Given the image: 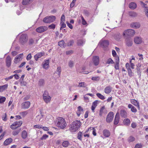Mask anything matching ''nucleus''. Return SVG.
<instances>
[{
	"mask_svg": "<svg viewBox=\"0 0 148 148\" xmlns=\"http://www.w3.org/2000/svg\"><path fill=\"white\" fill-rule=\"evenodd\" d=\"M119 113L117 112L115 116L114 124V125H116L118 124L119 122Z\"/></svg>",
	"mask_w": 148,
	"mask_h": 148,
	"instance_id": "17",
	"label": "nucleus"
},
{
	"mask_svg": "<svg viewBox=\"0 0 148 148\" xmlns=\"http://www.w3.org/2000/svg\"><path fill=\"white\" fill-rule=\"evenodd\" d=\"M82 132H79L78 133L77 138L78 139L80 140H82Z\"/></svg>",
	"mask_w": 148,
	"mask_h": 148,
	"instance_id": "54",
	"label": "nucleus"
},
{
	"mask_svg": "<svg viewBox=\"0 0 148 148\" xmlns=\"http://www.w3.org/2000/svg\"><path fill=\"white\" fill-rule=\"evenodd\" d=\"M65 20V17L64 15V14H62V16L61 18V19H60L61 22H64Z\"/></svg>",
	"mask_w": 148,
	"mask_h": 148,
	"instance_id": "59",
	"label": "nucleus"
},
{
	"mask_svg": "<svg viewBox=\"0 0 148 148\" xmlns=\"http://www.w3.org/2000/svg\"><path fill=\"white\" fill-rule=\"evenodd\" d=\"M8 87V84H5L3 85L0 86V92L3 91L6 89Z\"/></svg>",
	"mask_w": 148,
	"mask_h": 148,
	"instance_id": "34",
	"label": "nucleus"
},
{
	"mask_svg": "<svg viewBox=\"0 0 148 148\" xmlns=\"http://www.w3.org/2000/svg\"><path fill=\"white\" fill-rule=\"evenodd\" d=\"M114 117V113L112 112H110L108 114L106 118V121L110 123L113 120Z\"/></svg>",
	"mask_w": 148,
	"mask_h": 148,
	"instance_id": "6",
	"label": "nucleus"
},
{
	"mask_svg": "<svg viewBox=\"0 0 148 148\" xmlns=\"http://www.w3.org/2000/svg\"><path fill=\"white\" fill-rule=\"evenodd\" d=\"M107 63L108 64H112L114 63V61L111 58H109L107 61Z\"/></svg>",
	"mask_w": 148,
	"mask_h": 148,
	"instance_id": "52",
	"label": "nucleus"
},
{
	"mask_svg": "<svg viewBox=\"0 0 148 148\" xmlns=\"http://www.w3.org/2000/svg\"><path fill=\"white\" fill-rule=\"evenodd\" d=\"M99 63V58L98 56H93V64L95 66L98 65Z\"/></svg>",
	"mask_w": 148,
	"mask_h": 148,
	"instance_id": "15",
	"label": "nucleus"
},
{
	"mask_svg": "<svg viewBox=\"0 0 148 148\" xmlns=\"http://www.w3.org/2000/svg\"><path fill=\"white\" fill-rule=\"evenodd\" d=\"M130 121L128 119H125L123 121V124L126 126H128L130 125Z\"/></svg>",
	"mask_w": 148,
	"mask_h": 148,
	"instance_id": "31",
	"label": "nucleus"
},
{
	"mask_svg": "<svg viewBox=\"0 0 148 148\" xmlns=\"http://www.w3.org/2000/svg\"><path fill=\"white\" fill-rule=\"evenodd\" d=\"M33 1V0H23L22 4L23 5H27L30 4Z\"/></svg>",
	"mask_w": 148,
	"mask_h": 148,
	"instance_id": "23",
	"label": "nucleus"
},
{
	"mask_svg": "<svg viewBox=\"0 0 148 148\" xmlns=\"http://www.w3.org/2000/svg\"><path fill=\"white\" fill-rule=\"evenodd\" d=\"M23 54L21 53L17 55L15 58L14 60V62L15 64L17 63L19 61H21L23 57Z\"/></svg>",
	"mask_w": 148,
	"mask_h": 148,
	"instance_id": "9",
	"label": "nucleus"
},
{
	"mask_svg": "<svg viewBox=\"0 0 148 148\" xmlns=\"http://www.w3.org/2000/svg\"><path fill=\"white\" fill-rule=\"evenodd\" d=\"M74 65V63L73 61L70 60L69 61L68 63V65L69 66L70 68H72L73 67Z\"/></svg>",
	"mask_w": 148,
	"mask_h": 148,
	"instance_id": "43",
	"label": "nucleus"
},
{
	"mask_svg": "<svg viewBox=\"0 0 148 148\" xmlns=\"http://www.w3.org/2000/svg\"><path fill=\"white\" fill-rule=\"evenodd\" d=\"M81 18L82 20V23L83 25H85L87 24L86 22L84 19V17L82 15L81 16Z\"/></svg>",
	"mask_w": 148,
	"mask_h": 148,
	"instance_id": "49",
	"label": "nucleus"
},
{
	"mask_svg": "<svg viewBox=\"0 0 148 148\" xmlns=\"http://www.w3.org/2000/svg\"><path fill=\"white\" fill-rule=\"evenodd\" d=\"M100 43L101 45L102 46L104 49V48L107 47L109 44V41L107 40H103L102 39L100 42Z\"/></svg>",
	"mask_w": 148,
	"mask_h": 148,
	"instance_id": "8",
	"label": "nucleus"
},
{
	"mask_svg": "<svg viewBox=\"0 0 148 148\" xmlns=\"http://www.w3.org/2000/svg\"><path fill=\"white\" fill-rule=\"evenodd\" d=\"M129 7L131 9L134 10L136 7V5L134 2H131L129 5Z\"/></svg>",
	"mask_w": 148,
	"mask_h": 148,
	"instance_id": "29",
	"label": "nucleus"
},
{
	"mask_svg": "<svg viewBox=\"0 0 148 148\" xmlns=\"http://www.w3.org/2000/svg\"><path fill=\"white\" fill-rule=\"evenodd\" d=\"M64 40H62L59 41L58 43V45L62 47H65L66 46V45L64 44Z\"/></svg>",
	"mask_w": 148,
	"mask_h": 148,
	"instance_id": "36",
	"label": "nucleus"
},
{
	"mask_svg": "<svg viewBox=\"0 0 148 148\" xmlns=\"http://www.w3.org/2000/svg\"><path fill=\"white\" fill-rule=\"evenodd\" d=\"M130 102L132 104L136 106L137 107L138 109L140 108V107L139 105V102L135 99H131L130 100Z\"/></svg>",
	"mask_w": 148,
	"mask_h": 148,
	"instance_id": "20",
	"label": "nucleus"
},
{
	"mask_svg": "<svg viewBox=\"0 0 148 148\" xmlns=\"http://www.w3.org/2000/svg\"><path fill=\"white\" fill-rule=\"evenodd\" d=\"M125 44L128 47L132 46L133 44L132 39L130 38H128L125 39Z\"/></svg>",
	"mask_w": 148,
	"mask_h": 148,
	"instance_id": "11",
	"label": "nucleus"
},
{
	"mask_svg": "<svg viewBox=\"0 0 148 148\" xmlns=\"http://www.w3.org/2000/svg\"><path fill=\"white\" fill-rule=\"evenodd\" d=\"M66 24L68 25V26L71 29H72L73 27L72 25L70 23H69V22H66Z\"/></svg>",
	"mask_w": 148,
	"mask_h": 148,
	"instance_id": "63",
	"label": "nucleus"
},
{
	"mask_svg": "<svg viewBox=\"0 0 148 148\" xmlns=\"http://www.w3.org/2000/svg\"><path fill=\"white\" fill-rule=\"evenodd\" d=\"M2 120L4 121H6L7 120V114L6 113L3 114L2 116Z\"/></svg>",
	"mask_w": 148,
	"mask_h": 148,
	"instance_id": "47",
	"label": "nucleus"
},
{
	"mask_svg": "<svg viewBox=\"0 0 148 148\" xmlns=\"http://www.w3.org/2000/svg\"><path fill=\"white\" fill-rule=\"evenodd\" d=\"M126 32H127V35L130 36H133L135 34V32L133 29H127L126 30Z\"/></svg>",
	"mask_w": 148,
	"mask_h": 148,
	"instance_id": "19",
	"label": "nucleus"
},
{
	"mask_svg": "<svg viewBox=\"0 0 148 148\" xmlns=\"http://www.w3.org/2000/svg\"><path fill=\"white\" fill-rule=\"evenodd\" d=\"M56 18L55 16H51L45 17L43 19V22L45 23H49L54 21Z\"/></svg>",
	"mask_w": 148,
	"mask_h": 148,
	"instance_id": "3",
	"label": "nucleus"
},
{
	"mask_svg": "<svg viewBox=\"0 0 148 148\" xmlns=\"http://www.w3.org/2000/svg\"><path fill=\"white\" fill-rule=\"evenodd\" d=\"M61 71V67L60 66L58 67H57V73L59 77L60 76Z\"/></svg>",
	"mask_w": 148,
	"mask_h": 148,
	"instance_id": "41",
	"label": "nucleus"
},
{
	"mask_svg": "<svg viewBox=\"0 0 148 148\" xmlns=\"http://www.w3.org/2000/svg\"><path fill=\"white\" fill-rule=\"evenodd\" d=\"M45 55V53L43 52L38 53L34 56V58L36 61H37L39 58H41Z\"/></svg>",
	"mask_w": 148,
	"mask_h": 148,
	"instance_id": "13",
	"label": "nucleus"
},
{
	"mask_svg": "<svg viewBox=\"0 0 148 148\" xmlns=\"http://www.w3.org/2000/svg\"><path fill=\"white\" fill-rule=\"evenodd\" d=\"M135 138L132 136H130L128 139V141L129 142H133Z\"/></svg>",
	"mask_w": 148,
	"mask_h": 148,
	"instance_id": "44",
	"label": "nucleus"
},
{
	"mask_svg": "<svg viewBox=\"0 0 148 148\" xmlns=\"http://www.w3.org/2000/svg\"><path fill=\"white\" fill-rule=\"evenodd\" d=\"M81 123L79 121L76 120L74 121L70 126V131L72 133L76 131L80 127Z\"/></svg>",
	"mask_w": 148,
	"mask_h": 148,
	"instance_id": "1",
	"label": "nucleus"
},
{
	"mask_svg": "<svg viewBox=\"0 0 148 148\" xmlns=\"http://www.w3.org/2000/svg\"><path fill=\"white\" fill-rule=\"evenodd\" d=\"M127 71L128 75L130 77H132L133 75L134 74L132 72L131 69H128Z\"/></svg>",
	"mask_w": 148,
	"mask_h": 148,
	"instance_id": "50",
	"label": "nucleus"
},
{
	"mask_svg": "<svg viewBox=\"0 0 148 148\" xmlns=\"http://www.w3.org/2000/svg\"><path fill=\"white\" fill-rule=\"evenodd\" d=\"M44 101L47 103H49L51 100V98L50 96L43 97Z\"/></svg>",
	"mask_w": 148,
	"mask_h": 148,
	"instance_id": "30",
	"label": "nucleus"
},
{
	"mask_svg": "<svg viewBox=\"0 0 148 148\" xmlns=\"http://www.w3.org/2000/svg\"><path fill=\"white\" fill-rule=\"evenodd\" d=\"M69 142L67 141H64L62 144V146L64 147H67L69 145Z\"/></svg>",
	"mask_w": 148,
	"mask_h": 148,
	"instance_id": "39",
	"label": "nucleus"
},
{
	"mask_svg": "<svg viewBox=\"0 0 148 148\" xmlns=\"http://www.w3.org/2000/svg\"><path fill=\"white\" fill-rule=\"evenodd\" d=\"M115 63H119V58L118 56H116L115 57Z\"/></svg>",
	"mask_w": 148,
	"mask_h": 148,
	"instance_id": "61",
	"label": "nucleus"
},
{
	"mask_svg": "<svg viewBox=\"0 0 148 148\" xmlns=\"http://www.w3.org/2000/svg\"><path fill=\"white\" fill-rule=\"evenodd\" d=\"M30 103L29 101H25L22 104L21 108L24 109H27L30 107Z\"/></svg>",
	"mask_w": 148,
	"mask_h": 148,
	"instance_id": "10",
	"label": "nucleus"
},
{
	"mask_svg": "<svg viewBox=\"0 0 148 148\" xmlns=\"http://www.w3.org/2000/svg\"><path fill=\"white\" fill-rule=\"evenodd\" d=\"M60 25L61 26L60 28V30H61L62 28H65L66 27V25L64 23V22H60Z\"/></svg>",
	"mask_w": 148,
	"mask_h": 148,
	"instance_id": "45",
	"label": "nucleus"
},
{
	"mask_svg": "<svg viewBox=\"0 0 148 148\" xmlns=\"http://www.w3.org/2000/svg\"><path fill=\"white\" fill-rule=\"evenodd\" d=\"M27 40L28 37L26 34H22L19 38V42L22 45L26 43L27 41Z\"/></svg>",
	"mask_w": 148,
	"mask_h": 148,
	"instance_id": "4",
	"label": "nucleus"
},
{
	"mask_svg": "<svg viewBox=\"0 0 148 148\" xmlns=\"http://www.w3.org/2000/svg\"><path fill=\"white\" fill-rule=\"evenodd\" d=\"M48 136L46 134H44L42 137L40 138V139L42 140L46 139L47 138H48Z\"/></svg>",
	"mask_w": 148,
	"mask_h": 148,
	"instance_id": "56",
	"label": "nucleus"
},
{
	"mask_svg": "<svg viewBox=\"0 0 148 148\" xmlns=\"http://www.w3.org/2000/svg\"><path fill=\"white\" fill-rule=\"evenodd\" d=\"M20 84L22 86H26V83L23 80H20Z\"/></svg>",
	"mask_w": 148,
	"mask_h": 148,
	"instance_id": "55",
	"label": "nucleus"
},
{
	"mask_svg": "<svg viewBox=\"0 0 148 148\" xmlns=\"http://www.w3.org/2000/svg\"><path fill=\"white\" fill-rule=\"evenodd\" d=\"M86 86V84L84 82L79 83L78 86L79 87H85Z\"/></svg>",
	"mask_w": 148,
	"mask_h": 148,
	"instance_id": "48",
	"label": "nucleus"
},
{
	"mask_svg": "<svg viewBox=\"0 0 148 148\" xmlns=\"http://www.w3.org/2000/svg\"><path fill=\"white\" fill-rule=\"evenodd\" d=\"M142 40L140 37H136L134 38V42L136 44H140L142 42Z\"/></svg>",
	"mask_w": 148,
	"mask_h": 148,
	"instance_id": "22",
	"label": "nucleus"
},
{
	"mask_svg": "<svg viewBox=\"0 0 148 148\" xmlns=\"http://www.w3.org/2000/svg\"><path fill=\"white\" fill-rule=\"evenodd\" d=\"M31 53H29L27 56L26 59L27 60H29L31 59Z\"/></svg>",
	"mask_w": 148,
	"mask_h": 148,
	"instance_id": "62",
	"label": "nucleus"
},
{
	"mask_svg": "<svg viewBox=\"0 0 148 148\" xmlns=\"http://www.w3.org/2000/svg\"><path fill=\"white\" fill-rule=\"evenodd\" d=\"M57 120V126L62 129L65 128L67 125V124L64 119L62 117H59Z\"/></svg>",
	"mask_w": 148,
	"mask_h": 148,
	"instance_id": "2",
	"label": "nucleus"
},
{
	"mask_svg": "<svg viewBox=\"0 0 148 148\" xmlns=\"http://www.w3.org/2000/svg\"><path fill=\"white\" fill-rule=\"evenodd\" d=\"M130 26L133 28H138L140 27V25L139 23L135 22L132 23Z\"/></svg>",
	"mask_w": 148,
	"mask_h": 148,
	"instance_id": "18",
	"label": "nucleus"
},
{
	"mask_svg": "<svg viewBox=\"0 0 148 148\" xmlns=\"http://www.w3.org/2000/svg\"><path fill=\"white\" fill-rule=\"evenodd\" d=\"M114 37L116 40L119 41L121 38L122 36L120 33H118L114 35Z\"/></svg>",
	"mask_w": 148,
	"mask_h": 148,
	"instance_id": "26",
	"label": "nucleus"
},
{
	"mask_svg": "<svg viewBox=\"0 0 148 148\" xmlns=\"http://www.w3.org/2000/svg\"><path fill=\"white\" fill-rule=\"evenodd\" d=\"M74 43L73 40H70L68 43L67 46L68 47H70L72 46Z\"/></svg>",
	"mask_w": 148,
	"mask_h": 148,
	"instance_id": "46",
	"label": "nucleus"
},
{
	"mask_svg": "<svg viewBox=\"0 0 148 148\" xmlns=\"http://www.w3.org/2000/svg\"><path fill=\"white\" fill-rule=\"evenodd\" d=\"M128 108L131 109V111L135 113L137 111L136 109L131 104H129L128 106Z\"/></svg>",
	"mask_w": 148,
	"mask_h": 148,
	"instance_id": "21",
	"label": "nucleus"
},
{
	"mask_svg": "<svg viewBox=\"0 0 148 148\" xmlns=\"http://www.w3.org/2000/svg\"><path fill=\"white\" fill-rule=\"evenodd\" d=\"M85 41L82 39H79L77 40V44L78 45L82 46L85 43Z\"/></svg>",
	"mask_w": 148,
	"mask_h": 148,
	"instance_id": "33",
	"label": "nucleus"
},
{
	"mask_svg": "<svg viewBox=\"0 0 148 148\" xmlns=\"http://www.w3.org/2000/svg\"><path fill=\"white\" fill-rule=\"evenodd\" d=\"M119 63H115L114 68L116 70L119 69Z\"/></svg>",
	"mask_w": 148,
	"mask_h": 148,
	"instance_id": "60",
	"label": "nucleus"
},
{
	"mask_svg": "<svg viewBox=\"0 0 148 148\" xmlns=\"http://www.w3.org/2000/svg\"><path fill=\"white\" fill-rule=\"evenodd\" d=\"M110 131L107 130H104L103 131V134L106 137H109L110 135Z\"/></svg>",
	"mask_w": 148,
	"mask_h": 148,
	"instance_id": "24",
	"label": "nucleus"
},
{
	"mask_svg": "<svg viewBox=\"0 0 148 148\" xmlns=\"http://www.w3.org/2000/svg\"><path fill=\"white\" fill-rule=\"evenodd\" d=\"M97 96L100 99H101L103 100L105 99V97L100 93H97L96 94Z\"/></svg>",
	"mask_w": 148,
	"mask_h": 148,
	"instance_id": "42",
	"label": "nucleus"
},
{
	"mask_svg": "<svg viewBox=\"0 0 148 148\" xmlns=\"http://www.w3.org/2000/svg\"><path fill=\"white\" fill-rule=\"evenodd\" d=\"M21 129H18L16 130H14L12 132V134L14 136L17 135L20 132Z\"/></svg>",
	"mask_w": 148,
	"mask_h": 148,
	"instance_id": "37",
	"label": "nucleus"
},
{
	"mask_svg": "<svg viewBox=\"0 0 148 148\" xmlns=\"http://www.w3.org/2000/svg\"><path fill=\"white\" fill-rule=\"evenodd\" d=\"M120 115L123 117L126 118L127 117V114L125 110H121L120 112Z\"/></svg>",
	"mask_w": 148,
	"mask_h": 148,
	"instance_id": "27",
	"label": "nucleus"
},
{
	"mask_svg": "<svg viewBox=\"0 0 148 148\" xmlns=\"http://www.w3.org/2000/svg\"><path fill=\"white\" fill-rule=\"evenodd\" d=\"M76 1V0H73L72 1L70 5V7L71 8H72L74 6Z\"/></svg>",
	"mask_w": 148,
	"mask_h": 148,
	"instance_id": "57",
	"label": "nucleus"
},
{
	"mask_svg": "<svg viewBox=\"0 0 148 148\" xmlns=\"http://www.w3.org/2000/svg\"><path fill=\"white\" fill-rule=\"evenodd\" d=\"M6 100L5 97H2L0 98V103H1L4 102Z\"/></svg>",
	"mask_w": 148,
	"mask_h": 148,
	"instance_id": "58",
	"label": "nucleus"
},
{
	"mask_svg": "<svg viewBox=\"0 0 148 148\" xmlns=\"http://www.w3.org/2000/svg\"><path fill=\"white\" fill-rule=\"evenodd\" d=\"M85 70V67H84L82 69V71H77L80 73H82L85 74H87L88 73L87 72H86L84 71Z\"/></svg>",
	"mask_w": 148,
	"mask_h": 148,
	"instance_id": "40",
	"label": "nucleus"
},
{
	"mask_svg": "<svg viewBox=\"0 0 148 148\" xmlns=\"http://www.w3.org/2000/svg\"><path fill=\"white\" fill-rule=\"evenodd\" d=\"M48 96H49L48 92L47 91H45L43 94V97H46Z\"/></svg>",
	"mask_w": 148,
	"mask_h": 148,
	"instance_id": "51",
	"label": "nucleus"
},
{
	"mask_svg": "<svg viewBox=\"0 0 148 148\" xmlns=\"http://www.w3.org/2000/svg\"><path fill=\"white\" fill-rule=\"evenodd\" d=\"M21 136L23 139H25L27 136V132L25 130L22 131L21 134Z\"/></svg>",
	"mask_w": 148,
	"mask_h": 148,
	"instance_id": "35",
	"label": "nucleus"
},
{
	"mask_svg": "<svg viewBox=\"0 0 148 148\" xmlns=\"http://www.w3.org/2000/svg\"><path fill=\"white\" fill-rule=\"evenodd\" d=\"M22 123V121H21L15 122L10 126V127L12 129H16L17 127H20Z\"/></svg>",
	"mask_w": 148,
	"mask_h": 148,
	"instance_id": "5",
	"label": "nucleus"
},
{
	"mask_svg": "<svg viewBox=\"0 0 148 148\" xmlns=\"http://www.w3.org/2000/svg\"><path fill=\"white\" fill-rule=\"evenodd\" d=\"M47 29L48 28L47 27L41 26L36 28V31L38 33H41L46 31Z\"/></svg>",
	"mask_w": 148,
	"mask_h": 148,
	"instance_id": "7",
	"label": "nucleus"
},
{
	"mask_svg": "<svg viewBox=\"0 0 148 148\" xmlns=\"http://www.w3.org/2000/svg\"><path fill=\"white\" fill-rule=\"evenodd\" d=\"M45 84V80L43 79H41L39 80L38 82V85L40 86H43Z\"/></svg>",
	"mask_w": 148,
	"mask_h": 148,
	"instance_id": "38",
	"label": "nucleus"
},
{
	"mask_svg": "<svg viewBox=\"0 0 148 148\" xmlns=\"http://www.w3.org/2000/svg\"><path fill=\"white\" fill-rule=\"evenodd\" d=\"M137 13L134 11H130L129 12V15L132 17H135L137 15Z\"/></svg>",
	"mask_w": 148,
	"mask_h": 148,
	"instance_id": "32",
	"label": "nucleus"
},
{
	"mask_svg": "<svg viewBox=\"0 0 148 148\" xmlns=\"http://www.w3.org/2000/svg\"><path fill=\"white\" fill-rule=\"evenodd\" d=\"M12 139L11 138H9L6 139L4 142V145H7L9 144L12 142Z\"/></svg>",
	"mask_w": 148,
	"mask_h": 148,
	"instance_id": "28",
	"label": "nucleus"
},
{
	"mask_svg": "<svg viewBox=\"0 0 148 148\" xmlns=\"http://www.w3.org/2000/svg\"><path fill=\"white\" fill-rule=\"evenodd\" d=\"M12 59L10 56L7 57L6 59V66L9 67L11 64Z\"/></svg>",
	"mask_w": 148,
	"mask_h": 148,
	"instance_id": "14",
	"label": "nucleus"
},
{
	"mask_svg": "<svg viewBox=\"0 0 148 148\" xmlns=\"http://www.w3.org/2000/svg\"><path fill=\"white\" fill-rule=\"evenodd\" d=\"M56 25L54 24H52L49 26L48 27L50 29H54L55 28Z\"/></svg>",
	"mask_w": 148,
	"mask_h": 148,
	"instance_id": "53",
	"label": "nucleus"
},
{
	"mask_svg": "<svg viewBox=\"0 0 148 148\" xmlns=\"http://www.w3.org/2000/svg\"><path fill=\"white\" fill-rule=\"evenodd\" d=\"M49 60H45L42 64L43 68L45 69H47L49 66Z\"/></svg>",
	"mask_w": 148,
	"mask_h": 148,
	"instance_id": "16",
	"label": "nucleus"
},
{
	"mask_svg": "<svg viewBox=\"0 0 148 148\" xmlns=\"http://www.w3.org/2000/svg\"><path fill=\"white\" fill-rule=\"evenodd\" d=\"M99 101L98 100H96L93 102V106H96L97 104H98Z\"/></svg>",
	"mask_w": 148,
	"mask_h": 148,
	"instance_id": "64",
	"label": "nucleus"
},
{
	"mask_svg": "<svg viewBox=\"0 0 148 148\" xmlns=\"http://www.w3.org/2000/svg\"><path fill=\"white\" fill-rule=\"evenodd\" d=\"M107 110L105 108V106H103L102 107L100 108L99 111V115L101 116L103 114H106L107 113Z\"/></svg>",
	"mask_w": 148,
	"mask_h": 148,
	"instance_id": "12",
	"label": "nucleus"
},
{
	"mask_svg": "<svg viewBox=\"0 0 148 148\" xmlns=\"http://www.w3.org/2000/svg\"><path fill=\"white\" fill-rule=\"evenodd\" d=\"M112 88L110 86H108L106 87L104 89L105 92L106 94H109L111 91Z\"/></svg>",
	"mask_w": 148,
	"mask_h": 148,
	"instance_id": "25",
	"label": "nucleus"
}]
</instances>
